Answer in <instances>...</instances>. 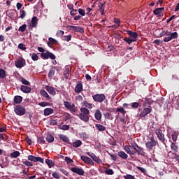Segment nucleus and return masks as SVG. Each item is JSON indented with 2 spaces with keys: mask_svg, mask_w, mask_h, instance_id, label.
I'll use <instances>...</instances> for the list:
<instances>
[{
  "mask_svg": "<svg viewBox=\"0 0 179 179\" xmlns=\"http://www.w3.org/2000/svg\"><path fill=\"white\" fill-rule=\"evenodd\" d=\"M80 113L76 114V116L78 117L81 121H83V122H89L90 110L86 108H80Z\"/></svg>",
  "mask_w": 179,
  "mask_h": 179,
  "instance_id": "1",
  "label": "nucleus"
},
{
  "mask_svg": "<svg viewBox=\"0 0 179 179\" xmlns=\"http://www.w3.org/2000/svg\"><path fill=\"white\" fill-rule=\"evenodd\" d=\"M127 33L129 36L128 37H124V41L127 43V44L130 45L132 44V43H135L138 40V33L137 32H134L131 30H127Z\"/></svg>",
  "mask_w": 179,
  "mask_h": 179,
  "instance_id": "2",
  "label": "nucleus"
},
{
  "mask_svg": "<svg viewBox=\"0 0 179 179\" xmlns=\"http://www.w3.org/2000/svg\"><path fill=\"white\" fill-rule=\"evenodd\" d=\"M165 35L166 37L164 38V43H169V41H171V40H176L178 38V33L177 32H170L169 31H165Z\"/></svg>",
  "mask_w": 179,
  "mask_h": 179,
  "instance_id": "3",
  "label": "nucleus"
},
{
  "mask_svg": "<svg viewBox=\"0 0 179 179\" xmlns=\"http://www.w3.org/2000/svg\"><path fill=\"white\" fill-rule=\"evenodd\" d=\"M157 145V141L155 140V137H150V140L145 143V147L148 150H153L156 149V145Z\"/></svg>",
  "mask_w": 179,
  "mask_h": 179,
  "instance_id": "4",
  "label": "nucleus"
},
{
  "mask_svg": "<svg viewBox=\"0 0 179 179\" xmlns=\"http://www.w3.org/2000/svg\"><path fill=\"white\" fill-rule=\"evenodd\" d=\"M14 112L17 115L22 117V115L26 114V108L22 105H17L14 108Z\"/></svg>",
  "mask_w": 179,
  "mask_h": 179,
  "instance_id": "5",
  "label": "nucleus"
},
{
  "mask_svg": "<svg viewBox=\"0 0 179 179\" xmlns=\"http://www.w3.org/2000/svg\"><path fill=\"white\" fill-rule=\"evenodd\" d=\"M92 99L94 101H96V103H103V101L106 100V95L103 94H96L92 96Z\"/></svg>",
  "mask_w": 179,
  "mask_h": 179,
  "instance_id": "6",
  "label": "nucleus"
},
{
  "mask_svg": "<svg viewBox=\"0 0 179 179\" xmlns=\"http://www.w3.org/2000/svg\"><path fill=\"white\" fill-rule=\"evenodd\" d=\"M41 57H42L43 59H48V58H50V59H55V58H57V57H55V55L50 52V51L41 53Z\"/></svg>",
  "mask_w": 179,
  "mask_h": 179,
  "instance_id": "7",
  "label": "nucleus"
},
{
  "mask_svg": "<svg viewBox=\"0 0 179 179\" xmlns=\"http://www.w3.org/2000/svg\"><path fill=\"white\" fill-rule=\"evenodd\" d=\"M68 28L69 29V30H72L73 31H75L76 33H85V29L82 27L69 25Z\"/></svg>",
  "mask_w": 179,
  "mask_h": 179,
  "instance_id": "8",
  "label": "nucleus"
},
{
  "mask_svg": "<svg viewBox=\"0 0 179 179\" xmlns=\"http://www.w3.org/2000/svg\"><path fill=\"white\" fill-rule=\"evenodd\" d=\"M132 148L141 156H145V151H143V148L138 146L136 143H131Z\"/></svg>",
  "mask_w": 179,
  "mask_h": 179,
  "instance_id": "9",
  "label": "nucleus"
},
{
  "mask_svg": "<svg viewBox=\"0 0 179 179\" xmlns=\"http://www.w3.org/2000/svg\"><path fill=\"white\" fill-rule=\"evenodd\" d=\"M152 106L149 108H144L143 111L139 114L140 117L144 118V117L147 116L148 114H150L152 113Z\"/></svg>",
  "mask_w": 179,
  "mask_h": 179,
  "instance_id": "10",
  "label": "nucleus"
},
{
  "mask_svg": "<svg viewBox=\"0 0 179 179\" xmlns=\"http://www.w3.org/2000/svg\"><path fill=\"white\" fill-rule=\"evenodd\" d=\"M16 68H19L20 69L23 68L24 65H26V60L23 59H18L15 62Z\"/></svg>",
  "mask_w": 179,
  "mask_h": 179,
  "instance_id": "11",
  "label": "nucleus"
},
{
  "mask_svg": "<svg viewBox=\"0 0 179 179\" xmlns=\"http://www.w3.org/2000/svg\"><path fill=\"white\" fill-rule=\"evenodd\" d=\"M71 171L76 173V174H78V176H85V171L82 168L73 167L71 168Z\"/></svg>",
  "mask_w": 179,
  "mask_h": 179,
  "instance_id": "12",
  "label": "nucleus"
},
{
  "mask_svg": "<svg viewBox=\"0 0 179 179\" xmlns=\"http://www.w3.org/2000/svg\"><path fill=\"white\" fill-rule=\"evenodd\" d=\"M81 160L85 163V164H90V166H94V162L89 157L81 156Z\"/></svg>",
  "mask_w": 179,
  "mask_h": 179,
  "instance_id": "13",
  "label": "nucleus"
},
{
  "mask_svg": "<svg viewBox=\"0 0 179 179\" xmlns=\"http://www.w3.org/2000/svg\"><path fill=\"white\" fill-rule=\"evenodd\" d=\"M88 156H90V157H92V160H94V162H95L98 164H101V163H103L101 159H100V158L96 156L94 153L90 154L88 152Z\"/></svg>",
  "mask_w": 179,
  "mask_h": 179,
  "instance_id": "14",
  "label": "nucleus"
},
{
  "mask_svg": "<svg viewBox=\"0 0 179 179\" xmlns=\"http://www.w3.org/2000/svg\"><path fill=\"white\" fill-rule=\"evenodd\" d=\"M163 10H164V7L157 8L153 10V13L154 15H156L157 17H160V16H162V13H163Z\"/></svg>",
  "mask_w": 179,
  "mask_h": 179,
  "instance_id": "15",
  "label": "nucleus"
},
{
  "mask_svg": "<svg viewBox=\"0 0 179 179\" xmlns=\"http://www.w3.org/2000/svg\"><path fill=\"white\" fill-rule=\"evenodd\" d=\"M21 92L22 93H31V87H28L27 85H22L20 87Z\"/></svg>",
  "mask_w": 179,
  "mask_h": 179,
  "instance_id": "16",
  "label": "nucleus"
},
{
  "mask_svg": "<svg viewBox=\"0 0 179 179\" xmlns=\"http://www.w3.org/2000/svg\"><path fill=\"white\" fill-rule=\"evenodd\" d=\"M40 94L41 96H42V97H44L45 99H46V100L48 101L51 100V96H50V95L48 94V93H47V92H45V90H41Z\"/></svg>",
  "mask_w": 179,
  "mask_h": 179,
  "instance_id": "17",
  "label": "nucleus"
},
{
  "mask_svg": "<svg viewBox=\"0 0 179 179\" xmlns=\"http://www.w3.org/2000/svg\"><path fill=\"white\" fill-rule=\"evenodd\" d=\"M83 90V85H82V83H78L76 85V87H75V90H74V92L76 93H82V91Z\"/></svg>",
  "mask_w": 179,
  "mask_h": 179,
  "instance_id": "18",
  "label": "nucleus"
},
{
  "mask_svg": "<svg viewBox=\"0 0 179 179\" xmlns=\"http://www.w3.org/2000/svg\"><path fill=\"white\" fill-rule=\"evenodd\" d=\"M56 70H57V69L55 68V66H52L50 68V69L49 70V73H48V78L50 79H52V78H54V76L55 75Z\"/></svg>",
  "mask_w": 179,
  "mask_h": 179,
  "instance_id": "19",
  "label": "nucleus"
},
{
  "mask_svg": "<svg viewBox=\"0 0 179 179\" xmlns=\"http://www.w3.org/2000/svg\"><path fill=\"white\" fill-rule=\"evenodd\" d=\"M45 90H47V92H48L50 94H52V96H55V94H57V92L53 87L46 86Z\"/></svg>",
  "mask_w": 179,
  "mask_h": 179,
  "instance_id": "20",
  "label": "nucleus"
},
{
  "mask_svg": "<svg viewBox=\"0 0 179 179\" xmlns=\"http://www.w3.org/2000/svg\"><path fill=\"white\" fill-rule=\"evenodd\" d=\"M102 117H103V115L101 114V111H100V110L97 109L94 113L95 120H96L97 121H100V120H101Z\"/></svg>",
  "mask_w": 179,
  "mask_h": 179,
  "instance_id": "21",
  "label": "nucleus"
},
{
  "mask_svg": "<svg viewBox=\"0 0 179 179\" xmlns=\"http://www.w3.org/2000/svg\"><path fill=\"white\" fill-rule=\"evenodd\" d=\"M44 115H45V117H47L48 115H50V114H53L54 113V109L51 108H46L44 111Z\"/></svg>",
  "mask_w": 179,
  "mask_h": 179,
  "instance_id": "22",
  "label": "nucleus"
},
{
  "mask_svg": "<svg viewBox=\"0 0 179 179\" xmlns=\"http://www.w3.org/2000/svg\"><path fill=\"white\" fill-rule=\"evenodd\" d=\"M38 22V19L36 16H34L31 19V27H37V23Z\"/></svg>",
  "mask_w": 179,
  "mask_h": 179,
  "instance_id": "23",
  "label": "nucleus"
},
{
  "mask_svg": "<svg viewBox=\"0 0 179 179\" xmlns=\"http://www.w3.org/2000/svg\"><path fill=\"white\" fill-rule=\"evenodd\" d=\"M23 101V97L21 96H15L14 97V103L15 104H20Z\"/></svg>",
  "mask_w": 179,
  "mask_h": 179,
  "instance_id": "24",
  "label": "nucleus"
},
{
  "mask_svg": "<svg viewBox=\"0 0 179 179\" xmlns=\"http://www.w3.org/2000/svg\"><path fill=\"white\" fill-rule=\"evenodd\" d=\"M146 104H148V106H152V104H153V100L149 98H145L143 107H146Z\"/></svg>",
  "mask_w": 179,
  "mask_h": 179,
  "instance_id": "25",
  "label": "nucleus"
},
{
  "mask_svg": "<svg viewBox=\"0 0 179 179\" xmlns=\"http://www.w3.org/2000/svg\"><path fill=\"white\" fill-rule=\"evenodd\" d=\"M117 156L124 159H128V155H127L124 152L122 151L117 152Z\"/></svg>",
  "mask_w": 179,
  "mask_h": 179,
  "instance_id": "26",
  "label": "nucleus"
},
{
  "mask_svg": "<svg viewBox=\"0 0 179 179\" xmlns=\"http://www.w3.org/2000/svg\"><path fill=\"white\" fill-rule=\"evenodd\" d=\"M38 143H39V145H44V143H45V139L44 136H41L39 137H38Z\"/></svg>",
  "mask_w": 179,
  "mask_h": 179,
  "instance_id": "27",
  "label": "nucleus"
},
{
  "mask_svg": "<svg viewBox=\"0 0 179 179\" xmlns=\"http://www.w3.org/2000/svg\"><path fill=\"white\" fill-rule=\"evenodd\" d=\"M82 106H83V107H86V108H90V109L93 108V105L92 103H89L86 101L82 102Z\"/></svg>",
  "mask_w": 179,
  "mask_h": 179,
  "instance_id": "28",
  "label": "nucleus"
},
{
  "mask_svg": "<svg viewBox=\"0 0 179 179\" xmlns=\"http://www.w3.org/2000/svg\"><path fill=\"white\" fill-rule=\"evenodd\" d=\"M116 111L117 113H120V114H122V115H125L127 114V110L124 109L123 107L117 108Z\"/></svg>",
  "mask_w": 179,
  "mask_h": 179,
  "instance_id": "29",
  "label": "nucleus"
},
{
  "mask_svg": "<svg viewBox=\"0 0 179 179\" xmlns=\"http://www.w3.org/2000/svg\"><path fill=\"white\" fill-rule=\"evenodd\" d=\"M64 76L66 78V79H68L69 78V66H66L65 70L64 72Z\"/></svg>",
  "mask_w": 179,
  "mask_h": 179,
  "instance_id": "30",
  "label": "nucleus"
},
{
  "mask_svg": "<svg viewBox=\"0 0 179 179\" xmlns=\"http://www.w3.org/2000/svg\"><path fill=\"white\" fill-rule=\"evenodd\" d=\"M20 156V152L19 151H15L10 154V157L12 159H16V157H19Z\"/></svg>",
  "mask_w": 179,
  "mask_h": 179,
  "instance_id": "31",
  "label": "nucleus"
},
{
  "mask_svg": "<svg viewBox=\"0 0 179 179\" xmlns=\"http://www.w3.org/2000/svg\"><path fill=\"white\" fill-rule=\"evenodd\" d=\"M20 82L22 83V85H25V86H30V82L23 77L21 78Z\"/></svg>",
  "mask_w": 179,
  "mask_h": 179,
  "instance_id": "32",
  "label": "nucleus"
},
{
  "mask_svg": "<svg viewBox=\"0 0 179 179\" xmlns=\"http://www.w3.org/2000/svg\"><path fill=\"white\" fill-rule=\"evenodd\" d=\"M45 138H46L47 142H49V143H52V142H54V136L47 135Z\"/></svg>",
  "mask_w": 179,
  "mask_h": 179,
  "instance_id": "33",
  "label": "nucleus"
},
{
  "mask_svg": "<svg viewBox=\"0 0 179 179\" xmlns=\"http://www.w3.org/2000/svg\"><path fill=\"white\" fill-rule=\"evenodd\" d=\"M59 138H60L63 142H66V143H69V138H68V137H66V136H65V135H60V136H59Z\"/></svg>",
  "mask_w": 179,
  "mask_h": 179,
  "instance_id": "34",
  "label": "nucleus"
},
{
  "mask_svg": "<svg viewBox=\"0 0 179 179\" xmlns=\"http://www.w3.org/2000/svg\"><path fill=\"white\" fill-rule=\"evenodd\" d=\"M124 150L127 152V153H129V155H134V152L131 150V145H125Z\"/></svg>",
  "mask_w": 179,
  "mask_h": 179,
  "instance_id": "35",
  "label": "nucleus"
},
{
  "mask_svg": "<svg viewBox=\"0 0 179 179\" xmlns=\"http://www.w3.org/2000/svg\"><path fill=\"white\" fill-rule=\"evenodd\" d=\"M26 29H27V25L26 24H22L18 29V31H21L22 33L26 31Z\"/></svg>",
  "mask_w": 179,
  "mask_h": 179,
  "instance_id": "36",
  "label": "nucleus"
},
{
  "mask_svg": "<svg viewBox=\"0 0 179 179\" xmlns=\"http://www.w3.org/2000/svg\"><path fill=\"white\" fill-rule=\"evenodd\" d=\"M38 106H40L41 107H47V106H51V103L50 102L43 101V102H40L38 103Z\"/></svg>",
  "mask_w": 179,
  "mask_h": 179,
  "instance_id": "37",
  "label": "nucleus"
},
{
  "mask_svg": "<svg viewBox=\"0 0 179 179\" xmlns=\"http://www.w3.org/2000/svg\"><path fill=\"white\" fill-rule=\"evenodd\" d=\"M69 110H70L71 113H72V114H73V115H76V114L75 113H76L78 111V109H76V108H75V104L73 103Z\"/></svg>",
  "mask_w": 179,
  "mask_h": 179,
  "instance_id": "38",
  "label": "nucleus"
},
{
  "mask_svg": "<svg viewBox=\"0 0 179 179\" xmlns=\"http://www.w3.org/2000/svg\"><path fill=\"white\" fill-rule=\"evenodd\" d=\"M82 145V141L80 140H78L73 143V148H79Z\"/></svg>",
  "mask_w": 179,
  "mask_h": 179,
  "instance_id": "39",
  "label": "nucleus"
},
{
  "mask_svg": "<svg viewBox=\"0 0 179 179\" xmlns=\"http://www.w3.org/2000/svg\"><path fill=\"white\" fill-rule=\"evenodd\" d=\"M20 17L21 19H24L26 17V15H27L26 14V10H24V9L20 10Z\"/></svg>",
  "mask_w": 179,
  "mask_h": 179,
  "instance_id": "40",
  "label": "nucleus"
},
{
  "mask_svg": "<svg viewBox=\"0 0 179 179\" xmlns=\"http://www.w3.org/2000/svg\"><path fill=\"white\" fill-rule=\"evenodd\" d=\"M30 57L32 59V61H38V55L36 53L30 54Z\"/></svg>",
  "mask_w": 179,
  "mask_h": 179,
  "instance_id": "41",
  "label": "nucleus"
},
{
  "mask_svg": "<svg viewBox=\"0 0 179 179\" xmlns=\"http://www.w3.org/2000/svg\"><path fill=\"white\" fill-rule=\"evenodd\" d=\"M96 128H97V129H99V131H106V127L99 124H95Z\"/></svg>",
  "mask_w": 179,
  "mask_h": 179,
  "instance_id": "42",
  "label": "nucleus"
},
{
  "mask_svg": "<svg viewBox=\"0 0 179 179\" xmlns=\"http://www.w3.org/2000/svg\"><path fill=\"white\" fill-rule=\"evenodd\" d=\"M5 76H6V71H5V70H3V69H0V78L1 79H3L5 78Z\"/></svg>",
  "mask_w": 179,
  "mask_h": 179,
  "instance_id": "43",
  "label": "nucleus"
},
{
  "mask_svg": "<svg viewBox=\"0 0 179 179\" xmlns=\"http://www.w3.org/2000/svg\"><path fill=\"white\" fill-rule=\"evenodd\" d=\"M19 50H22V51H26L27 48L26 45L24 43H19L18 45Z\"/></svg>",
  "mask_w": 179,
  "mask_h": 179,
  "instance_id": "44",
  "label": "nucleus"
},
{
  "mask_svg": "<svg viewBox=\"0 0 179 179\" xmlns=\"http://www.w3.org/2000/svg\"><path fill=\"white\" fill-rule=\"evenodd\" d=\"M45 163L50 168L54 167V162H52V160L46 159Z\"/></svg>",
  "mask_w": 179,
  "mask_h": 179,
  "instance_id": "45",
  "label": "nucleus"
},
{
  "mask_svg": "<svg viewBox=\"0 0 179 179\" xmlns=\"http://www.w3.org/2000/svg\"><path fill=\"white\" fill-rule=\"evenodd\" d=\"M72 40V35H68V36H64L63 38V41H71Z\"/></svg>",
  "mask_w": 179,
  "mask_h": 179,
  "instance_id": "46",
  "label": "nucleus"
},
{
  "mask_svg": "<svg viewBox=\"0 0 179 179\" xmlns=\"http://www.w3.org/2000/svg\"><path fill=\"white\" fill-rule=\"evenodd\" d=\"M64 34H65V32L62 30H59L56 33L57 37H62V36H64Z\"/></svg>",
  "mask_w": 179,
  "mask_h": 179,
  "instance_id": "47",
  "label": "nucleus"
},
{
  "mask_svg": "<svg viewBox=\"0 0 179 179\" xmlns=\"http://www.w3.org/2000/svg\"><path fill=\"white\" fill-rule=\"evenodd\" d=\"M131 108H138V107L141 106V104H139V103L138 102H134V103H131Z\"/></svg>",
  "mask_w": 179,
  "mask_h": 179,
  "instance_id": "48",
  "label": "nucleus"
},
{
  "mask_svg": "<svg viewBox=\"0 0 179 179\" xmlns=\"http://www.w3.org/2000/svg\"><path fill=\"white\" fill-rule=\"evenodd\" d=\"M59 128L63 131H68V129H69V125H66V124L60 125Z\"/></svg>",
  "mask_w": 179,
  "mask_h": 179,
  "instance_id": "49",
  "label": "nucleus"
},
{
  "mask_svg": "<svg viewBox=\"0 0 179 179\" xmlns=\"http://www.w3.org/2000/svg\"><path fill=\"white\" fill-rule=\"evenodd\" d=\"M22 163L27 167H31L33 166V163L29 161H23Z\"/></svg>",
  "mask_w": 179,
  "mask_h": 179,
  "instance_id": "50",
  "label": "nucleus"
},
{
  "mask_svg": "<svg viewBox=\"0 0 179 179\" xmlns=\"http://www.w3.org/2000/svg\"><path fill=\"white\" fill-rule=\"evenodd\" d=\"M64 105L66 108H68V110H70V108L72 107V105H71V103L69 101H64Z\"/></svg>",
  "mask_w": 179,
  "mask_h": 179,
  "instance_id": "51",
  "label": "nucleus"
},
{
  "mask_svg": "<svg viewBox=\"0 0 179 179\" xmlns=\"http://www.w3.org/2000/svg\"><path fill=\"white\" fill-rule=\"evenodd\" d=\"M78 13L80 15V16H85L86 15V11L82 8L78 9Z\"/></svg>",
  "mask_w": 179,
  "mask_h": 179,
  "instance_id": "52",
  "label": "nucleus"
},
{
  "mask_svg": "<svg viewBox=\"0 0 179 179\" xmlns=\"http://www.w3.org/2000/svg\"><path fill=\"white\" fill-rule=\"evenodd\" d=\"M48 40L50 43H52L53 44H58V41L55 40L54 38L50 37Z\"/></svg>",
  "mask_w": 179,
  "mask_h": 179,
  "instance_id": "53",
  "label": "nucleus"
},
{
  "mask_svg": "<svg viewBox=\"0 0 179 179\" xmlns=\"http://www.w3.org/2000/svg\"><path fill=\"white\" fill-rule=\"evenodd\" d=\"M70 15H71V16H76V15H78V10H76V9H73V10L70 12Z\"/></svg>",
  "mask_w": 179,
  "mask_h": 179,
  "instance_id": "54",
  "label": "nucleus"
},
{
  "mask_svg": "<svg viewBox=\"0 0 179 179\" xmlns=\"http://www.w3.org/2000/svg\"><path fill=\"white\" fill-rule=\"evenodd\" d=\"M52 176L54 178H56V179H59L60 178L59 173H58V172H53Z\"/></svg>",
  "mask_w": 179,
  "mask_h": 179,
  "instance_id": "55",
  "label": "nucleus"
},
{
  "mask_svg": "<svg viewBox=\"0 0 179 179\" xmlns=\"http://www.w3.org/2000/svg\"><path fill=\"white\" fill-rule=\"evenodd\" d=\"M105 6H106V1H99V9L101 8H104Z\"/></svg>",
  "mask_w": 179,
  "mask_h": 179,
  "instance_id": "56",
  "label": "nucleus"
},
{
  "mask_svg": "<svg viewBox=\"0 0 179 179\" xmlns=\"http://www.w3.org/2000/svg\"><path fill=\"white\" fill-rule=\"evenodd\" d=\"M39 162V163H44V159L40 157H36L35 162Z\"/></svg>",
  "mask_w": 179,
  "mask_h": 179,
  "instance_id": "57",
  "label": "nucleus"
},
{
  "mask_svg": "<svg viewBox=\"0 0 179 179\" xmlns=\"http://www.w3.org/2000/svg\"><path fill=\"white\" fill-rule=\"evenodd\" d=\"M36 157H34L33 155H29V156H28V160H29L30 162H36Z\"/></svg>",
  "mask_w": 179,
  "mask_h": 179,
  "instance_id": "58",
  "label": "nucleus"
},
{
  "mask_svg": "<svg viewBox=\"0 0 179 179\" xmlns=\"http://www.w3.org/2000/svg\"><path fill=\"white\" fill-rule=\"evenodd\" d=\"M65 161L67 163V164H70V163H73V161L71 158H69V157H66Z\"/></svg>",
  "mask_w": 179,
  "mask_h": 179,
  "instance_id": "59",
  "label": "nucleus"
},
{
  "mask_svg": "<svg viewBox=\"0 0 179 179\" xmlns=\"http://www.w3.org/2000/svg\"><path fill=\"white\" fill-rule=\"evenodd\" d=\"M124 179H135V176L132 175H126L124 176Z\"/></svg>",
  "mask_w": 179,
  "mask_h": 179,
  "instance_id": "60",
  "label": "nucleus"
},
{
  "mask_svg": "<svg viewBox=\"0 0 179 179\" xmlns=\"http://www.w3.org/2000/svg\"><path fill=\"white\" fill-rule=\"evenodd\" d=\"M106 174H108L110 176H113V174H114V171H113V169H107L106 171Z\"/></svg>",
  "mask_w": 179,
  "mask_h": 179,
  "instance_id": "61",
  "label": "nucleus"
},
{
  "mask_svg": "<svg viewBox=\"0 0 179 179\" xmlns=\"http://www.w3.org/2000/svg\"><path fill=\"white\" fill-rule=\"evenodd\" d=\"M58 122L56 120H50V125H57Z\"/></svg>",
  "mask_w": 179,
  "mask_h": 179,
  "instance_id": "62",
  "label": "nucleus"
},
{
  "mask_svg": "<svg viewBox=\"0 0 179 179\" xmlns=\"http://www.w3.org/2000/svg\"><path fill=\"white\" fill-rule=\"evenodd\" d=\"M26 142L27 143H28V145H31L33 143V141H31V139H30V138H29V136H27L26 138Z\"/></svg>",
  "mask_w": 179,
  "mask_h": 179,
  "instance_id": "63",
  "label": "nucleus"
},
{
  "mask_svg": "<svg viewBox=\"0 0 179 179\" xmlns=\"http://www.w3.org/2000/svg\"><path fill=\"white\" fill-rule=\"evenodd\" d=\"M155 134L156 135H163V133H162V130H160L159 129H155Z\"/></svg>",
  "mask_w": 179,
  "mask_h": 179,
  "instance_id": "64",
  "label": "nucleus"
}]
</instances>
